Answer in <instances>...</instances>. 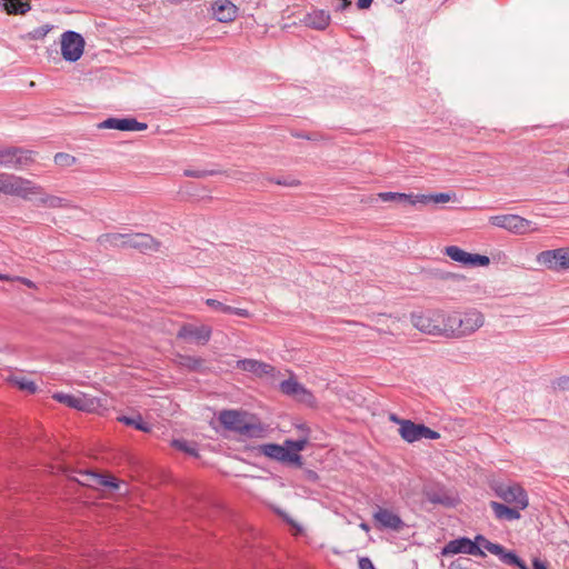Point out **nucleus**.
<instances>
[{
	"mask_svg": "<svg viewBox=\"0 0 569 569\" xmlns=\"http://www.w3.org/2000/svg\"><path fill=\"white\" fill-rule=\"evenodd\" d=\"M54 162L60 166H72L76 163V158L68 153L59 152L54 156Z\"/></svg>",
	"mask_w": 569,
	"mask_h": 569,
	"instance_id": "obj_36",
	"label": "nucleus"
},
{
	"mask_svg": "<svg viewBox=\"0 0 569 569\" xmlns=\"http://www.w3.org/2000/svg\"><path fill=\"white\" fill-rule=\"evenodd\" d=\"M372 518L376 526L380 529L400 531L405 527V522L401 518L396 512L387 508L378 507L373 512Z\"/></svg>",
	"mask_w": 569,
	"mask_h": 569,
	"instance_id": "obj_15",
	"label": "nucleus"
},
{
	"mask_svg": "<svg viewBox=\"0 0 569 569\" xmlns=\"http://www.w3.org/2000/svg\"><path fill=\"white\" fill-rule=\"evenodd\" d=\"M490 224L497 228L505 229L516 234H525L529 231L536 230L531 228L532 222L518 214H498L489 218Z\"/></svg>",
	"mask_w": 569,
	"mask_h": 569,
	"instance_id": "obj_6",
	"label": "nucleus"
},
{
	"mask_svg": "<svg viewBox=\"0 0 569 569\" xmlns=\"http://www.w3.org/2000/svg\"><path fill=\"white\" fill-rule=\"evenodd\" d=\"M81 395L82 393L68 395V393H63V392H56V393H53L52 398L60 403H63L70 408L79 410Z\"/></svg>",
	"mask_w": 569,
	"mask_h": 569,
	"instance_id": "obj_29",
	"label": "nucleus"
},
{
	"mask_svg": "<svg viewBox=\"0 0 569 569\" xmlns=\"http://www.w3.org/2000/svg\"><path fill=\"white\" fill-rule=\"evenodd\" d=\"M439 309L411 315L413 327L423 333L432 336H439Z\"/></svg>",
	"mask_w": 569,
	"mask_h": 569,
	"instance_id": "obj_10",
	"label": "nucleus"
},
{
	"mask_svg": "<svg viewBox=\"0 0 569 569\" xmlns=\"http://www.w3.org/2000/svg\"><path fill=\"white\" fill-rule=\"evenodd\" d=\"M428 500L432 503H442V500L436 495H428Z\"/></svg>",
	"mask_w": 569,
	"mask_h": 569,
	"instance_id": "obj_48",
	"label": "nucleus"
},
{
	"mask_svg": "<svg viewBox=\"0 0 569 569\" xmlns=\"http://www.w3.org/2000/svg\"><path fill=\"white\" fill-rule=\"evenodd\" d=\"M31 161L29 151L20 148H0V166L1 167H22Z\"/></svg>",
	"mask_w": 569,
	"mask_h": 569,
	"instance_id": "obj_14",
	"label": "nucleus"
},
{
	"mask_svg": "<svg viewBox=\"0 0 569 569\" xmlns=\"http://www.w3.org/2000/svg\"><path fill=\"white\" fill-rule=\"evenodd\" d=\"M486 550L499 557L506 565L516 566L520 569H529L513 551H507L501 545L486 541Z\"/></svg>",
	"mask_w": 569,
	"mask_h": 569,
	"instance_id": "obj_19",
	"label": "nucleus"
},
{
	"mask_svg": "<svg viewBox=\"0 0 569 569\" xmlns=\"http://www.w3.org/2000/svg\"><path fill=\"white\" fill-rule=\"evenodd\" d=\"M230 313H233V315H237V316L243 317V318L250 317V312L247 309H242V308L231 307Z\"/></svg>",
	"mask_w": 569,
	"mask_h": 569,
	"instance_id": "obj_40",
	"label": "nucleus"
},
{
	"mask_svg": "<svg viewBox=\"0 0 569 569\" xmlns=\"http://www.w3.org/2000/svg\"><path fill=\"white\" fill-rule=\"evenodd\" d=\"M390 420H391V421H393V422H396V423H398V425L400 426V422H401V421H405L406 419H400V418H398L396 415H391V416H390Z\"/></svg>",
	"mask_w": 569,
	"mask_h": 569,
	"instance_id": "obj_50",
	"label": "nucleus"
},
{
	"mask_svg": "<svg viewBox=\"0 0 569 569\" xmlns=\"http://www.w3.org/2000/svg\"><path fill=\"white\" fill-rule=\"evenodd\" d=\"M491 489L498 498L508 505L521 509L529 506L527 491L517 482H495Z\"/></svg>",
	"mask_w": 569,
	"mask_h": 569,
	"instance_id": "obj_4",
	"label": "nucleus"
},
{
	"mask_svg": "<svg viewBox=\"0 0 569 569\" xmlns=\"http://www.w3.org/2000/svg\"><path fill=\"white\" fill-rule=\"evenodd\" d=\"M218 419L226 429L241 436L259 437L263 431L260 425L248 421L247 416L237 410H223Z\"/></svg>",
	"mask_w": 569,
	"mask_h": 569,
	"instance_id": "obj_3",
	"label": "nucleus"
},
{
	"mask_svg": "<svg viewBox=\"0 0 569 569\" xmlns=\"http://www.w3.org/2000/svg\"><path fill=\"white\" fill-rule=\"evenodd\" d=\"M490 508L492 509L493 515L498 520L513 521L519 520L521 518L520 511L522 509L517 508L516 506H507L501 502L491 501Z\"/></svg>",
	"mask_w": 569,
	"mask_h": 569,
	"instance_id": "obj_22",
	"label": "nucleus"
},
{
	"mask_svg": "<svg viewBox=\"0 0 569 569\" xmlns=\"http://www.w3.org/2000/svg\"><path fill=\"white\" fill-rule=\"evenodd\" d=\"M212 14L219 22H231L238 16V8L230 0H216L212 6Z\"/></svg>",
	"mask_w": 569,
	"mask_h": 569,
	"instance_id": "obj_20",
	"label": "nucleus"
},
{
	"mask_svg": "<svg viewBox=\"0 0 569 569\" xmlns=\"http://www.w3.org/2000/svg\"><path fill=\"white\" fill-rule=\"evenodd\" d=\"M126 244L141 252H156L160 248V242L148 233H128Z\"/></svg>",
	"mask_w": 569,
	"mask_h": 569,
	"instance_id": "obj_16",
	"label": "nucleus"
},
{
	"mask_svg": "<svg viewBox=\"0 0 569 569\" xmlns=\"http://www.w3.org/2000/svg\"><path fill=\"white\" fill-rule=\"evenodd\" d=\"M307 439H298V440H284L283 445L277 443H264L259 447L260 453L263 456L288 465H293L297 467L302 466V458L300 456V451H302L307 446Z\"/></svg>",
	"mask_w": 569,
	"mask_h": 569,
	"instance_id": "obj_2",
	"label": "nucleus"
},
{
	"mask_svg": "<svg viewBox=\"0 0 569 569\" xmlns=\"http://www.w3.org/2000/svg\"><path fill=\"white\" fill-rule=\"evenodd\" d=\"M373 0H357V6L359 9H368Z\"/></svg>",
	"mask_w": 569,
	"mask_h": 569,
	"instance_id": "obj_43",
	"label": "nucleus"
},
{
	"mask_svg": "<svg viewBox=\"0 0 569 569\" xmlns=\"http://www.w3.org/2000/svg\"><path fill=\"white\" fill-rule=\"evenodd\" d=\"M83 477L86 479L80 480V482L87 486L99 485L112 489H117L119 487L117 479L113 477H106L94 472H86L83 473Z\"/></svg>",
	"mask_w": 569,
	"mask_h": 569,
	"instance_id": "obj_26",
	"label": "nucleus"
},
{
	"mask_svg": "<svg viewBox=\"0 0 569 569\" xmlns=\"http://www.w3.org/2000/svg\"><path fill=\"white\" fill-rule=\"evenodd\" d=\"M277 183L283 184V186H298L299 184V182L296 180H292V181L278 180Z\"/></svg>",
	"mask_w": 569,
	"mask_h": 569,
	"instance_id": "obj_47",
	"label": "nucleus"
},
{
	"mask_svg": "<svg viewBox=\"0 0 569 569\" xmlns=\"http://www.w3.org/2000/svg\"><path fill=\"white\" fill-rule=\"evenodd\" d=\"M118 420L124 425L133 426L136 429L148 432L150 430L149 426L143 422L140 416L137 417H119Z\"/></svg>",
	"mask_w": 569,
	"mask_h": 569,
	"instance_id": "obj_32",
	"label": "nucleus"
},
{
	"mask_svg": "<svg viewBox=\"0 0 569 569\" xmlns=\"http://www.w3.org/2000/svg\"><path fill=\"white\" fill-rule=\"evenodd\" d=\"M279 387L282 393L289 397H293L299 402L308 406H312L316 402L312 392L308 390L303 385L298 382L295 378L283 380Z\"/></svg>",
	"mask_w": 569,
	"mask_h": 569,
	"instance_id": "obj_12",
	"label": "nucleus"
},
{
	"mask_svg": "<svg viewBox=\"0 0 569 569\" xmlns=\"http://www.w3.org/2000/svg\"><path fill=\"white\" fill-rule=\"evenodd\" d=\"M399 435L401 438L409 442H416L421 439H439L440 433L428 428L422 423H415L411 420H405L400 422Z\"/></svg>",
	"mask_w": 569,
	"mask_h": 569,
	"instance_id": "obj_7",
	"label": "nucleus"
},
{
	"mask_svg": "<svg viewBox=\"0 0 569 569\" xmlns=\"http://www.w3.org/2000/svg\"><path fill=\"white\" fill-rule=\"evenodd\" d=\"M398 3H402L405 0H395Z\"/></svg>",
	"mask_w": 569,
	"mask_h": 569,
	"instance_id": "obj_52",
	"label": "nucleus"
},
{
	"mask_svg": "<svg viewBox=\"0 0 569 569\" xmlns=\"http://www.w3.org/2000/svg\"><path fill=\"white\" fill-rule=\"evenodd\" d=\"M485 323L483 315L477 309L456 310L455 339L468 337L479 330Z\"/></svg>",
	"mask_w": 569,
	"mask_h": 569,
	"instance_id": "obj_5",
	"label": "nucleus"
},
{
	"mask_svg": "<svg viewBox=\"0 0 569 569\" xmlns=\"http://www.w3.org/2000/svg\"><path fill=\"white\" fill-rule=\"evenodd\" d=\"M486 541H489V540L486 539L483 536L478 535L473 542H476L479 547L481 546L482 548L486 549Z\"/></svg>",
	"mask_w": 569,
	"mask_h": 569,
	"instance_id": "obj_44",
	"label": "nucleus"
},
{
	"mask_svg": "<svg viewBox=\"0 0 569 569\" xmlns=\"http://www.w3.org/2000/svg\"><path fill=\"white\" fill-rule=\"evenodd\" d=\"M445 252L450 259L463 266L485 267L490 263L489 257L477 253H469L457 246L446 247Z\"/></svg>",
	"mask_w": 569,
	"mask_h": 569,
	"instance_id": "obj_11",
	"label": "nucleus"
},
{
	"mask_svg": "<svg viewBox=\"0 0 569 569\" xmlns=\"http://www.w3.org/2000/svg\"><path fill=\"white\" fill-rule=\"evenodd\" d=\"M179 338H189L202 345L207 343L211 337V328L209 326H183L179 332Z\"/></svg>",
	"mask_w": 569,
	"mask_h": 569,
	"instance_id": "obj_21",
	"label": "nucleus"
},
{
	"mask_svg": "<svg viewBox=\"0 0 569 569\" xmlns=\"http://www.w3.org/2000/svg\"><path fill=\"white\" fill-rule=\"evenodd\" d=\"M212 172H206V171H186V176L189 177H196V178H202L207 174H211Z\"/></svg>",
	"mask_w": 569,
	"mask_h": 569,
	"instance_id": "obj_42",
	"label": "nucleus"
},
{
	"mask_svg": "<svg viewBox=\"0 0 569 569\" xmlns=\"http://www.w3.org/2000/svg\"><path fill=\"white\" fill-rule=\"evenodd\" d=\"M532 566L533 569H547L546 565L539 559H535Z\"/></svg>",
	"mask_w": 569,
	"mask_h": 569,
	"instance_id": "obj_46",
	"label": "nucleus"
},
{
	"mask_svg": "<svg viewBox=\"0 0 569 569\" xmlns=\"http://www.w3.org/2000/svg\"><path fill=\"white\" fill-rule=\"evenodd\" d=\"M83 38L74 31H66L61 36V54L64 60L74 62L79 60L83 53Z\"/></svg>",
	"mask_w": 569,
	"mask_h": 569,
	"instance_id": "obj_8",
	"label": "nucleus"
},
{
	"mask_svg": "<svg viewBox=\"0 0 569 569\" xmlns=\"http://www.w3.org/2000/svg\"><path fill=\"white\" fill-rule=\"evenodd\" d=\"M451 200V194L446 192L435 193V194H419V203L428 204L430 202L433 203H445Z\"/></svg>",
	"mask_w": 569,
	"mask_h": 569,
	"instance_id": "obj_30",
	"label": "nucleus"
},
{
	"mask_svg": "<svg viewBox=\"0 0 569 569\" xmlns=\"http://www.w3.org/2000/svg\"><path fill=\"white\" fill-rule=\"evenodd\" d=\"M537 261L550 270L569 269V248L542 251L538 254Z\"/></svg>",
	"mask_w": 569,
	"mask_h": 569,
	"instance_id": "obj_9",
	"label": "nucleus"
},
{
	"mask_svg": "<svg viewBox=\"0 0 569 569\" xmlns=\"http://www.w3.org/2000/svg\"><path fill=\"white\" fill-rule=\"evenodd\" d=\"M52 29L50 24H43L41 27L34 28L28 33V38L31 40H40L43 39Z\"/></svg>",
	"mask_w": 569,
	"mask_h": 569,
	"instance_id": "obj_34",
	"label": "nucleus"
},
{
	"mask_svg": "<svg viewBox=\"0 0 569 569\" xmlns=\"http://www.w3.org/2000/svg\"><path fill=\"white\" fill-rule=\"evenodd\" d=\"M206 305L216 309V310H219L223 313H230L231 312V306H227L216 299H207L206 300Z\"/></svg>",
	"mask_w": 569,
	"mask_h": 569,
	"instance_id": "obj_37",
	"label": "nucleus"
},
{
	"mask_svg": "<svg viewBox=\"0 0 569 569\" xmlns=\"http://www.w3.org/2000/svg\"><path fill=\"white\" fill-rule=\"evenodd\" d=\"M350 4H351V2L349 0H339L337 9L338 10H343V9H346Z\"/></svg>",
	"mask_w": 569,
	"mask_h": 569,
	"instance_id": "obj_45",
	"label": "nucleus"
},
{
	"mask_svg": "<svg viewBox=\"0 0 569 569\" xmlns=\"http://www.w3.org/2000/svg\"><path fill=\"white\" fill-rule=\"evenodd\" d=\"M0 280H2V281H16L14 277H11L9 274H3V273H0Z\"/></svg>",
	"mask_w": 569,
	"mask_h": 569,
	"instance_id": "obj_49",
	"label": "nucleus"
},
{
	"mask_svg": "<svg viewBox=\"0 0 569 569\" xmlns=\"http://www.w3.org/2000/svg\"><path fill=\"white\" fill-rule=\"evenodd\" d=\"M102 129H114L120 131H143L147 123L139 122L134 118H108L99 124Z\"/></svg>",
	"mask_w": 569,
	"mask_h": 569,
	"instance_id": "obj_17",
	"label": "nucleus"
},
{
	"mask_svg": "<svg viewBox=\"0 0 569 569\" xmlns=\"http://www.w3.org/2000/svg\"><path fill=\"white\" fill-rule=\"evenodd\" d=\"M330 22V14L323 10H315L307 16L308 26L317 29L323 30L328 27Z\"/></svg>",
	"mask_w": 569,
	"mask_h": 569,
	"instance_id": "obj_27",
	"label": "nucleus"
},
{
	"mask_svg": "<svg viewBox=\"0 0 569 569\" xmlns=\"http://www.w3.org/2000/svg\"><path fill=\"white\" fill-rule=\"evenodd\" d=\"M100 407H101V403L98 399L88 397L84 393L81 395L80 407H79L80 411L97 412Z\"/></svg>",
	"mask_w": 569,
	"mask_h": 569,
	"instance_id": "obj_31",
	"label": "nucleus"
},
{
	"mask_svg": "<svg viewBox=\"0 0 569 569\" xmlns=\"http://www.w3.org/2000/svg\"><path fill=\"white\" fill-rule=\"evenodd\" d=\"M14 280L27 286L28 288H31V289H34L36 288V283L28 279V278H23V277H19V276H16L14 277Z\"/></svg>",
	"mask_w": 569,
	"mask_h": 569,
	"instance_id": "obj_39",
	"label": "nucleus"
},
{
	"mask_svg": "<svg viewBox=\"0 0 569 569\" xmlns=\"http://www.w3.org/2000/svg\"><path fill=\"white\" fill-rule=\"evenodd\" d=\"M0 193L34 201L37 206L49 209L69 207L67 199L48 193L42 186L32 180L10 173H0Z\"/></svg>",
	"mask_w": 569,
	"mask_h": 569,
	"instance_id": "obj_1",
	"label": "nucleus"
},
{
	"mask_svg": "<svg viewBox=\"0 0 569 569\" xmlns=\"http://www.w3.org/2000/svg\"><path fill=\"white\" fill-rule=\"evenodd\" d=\"M359 569H376L372 561L368 557L359 558Z\"/></svg>",
	"mask_w": 569,
	"mask_h": 569,
	"instance_id": "obj_38",
	"label": "nucleus"
},
{
	"mask_svg": "<svg viewBox=\"0 0 569 569\" xmlns=\"http://www.w3.org/2000/svg\"><path fill=\"white\" fill-rule=\"evenodd\" d=\"M443 555H457V553H466L471 556H480L483 557L485 552L481 548L470 540L469 538H459L449 541L442 549Z\"/></svg>",
	"mask_w": 569,
	"mask_h": 569,
	"instance_id": "obj_13",
	"label": "nucleus"
},
{
	"mask_svg": "<svg viewBox=\"0 0 569 569\" xmlns=\"http://www.w3.org/2000/svg\"><path fill=\"white\" fill-rule=\"evenodd\" d=\"M4 10L9 14H24L30 9V2L29 0H1Z\"/></svg>",
	"mask_w": 569,
	"mask_h": 569,
	"instance_id": "obj_28",
	"label": "nucleus"
},
{
	"mask_svg": "<svg viewBox=\"0 0 569 569\" xmlns=\"http://www.w3.org/2000/svg\"><path fill=\"white\" fill-rule=\"evenodd\" d=\"M557 386L560 389L569 390V377H561L560 379H558Z\"/></svg>",
	"mask_w": 569,
	"mask_h": 569,
	"instance_id": "obj_41",
	"label": "nucleus"
},
{
	"mask_svg": "<svg viewBox=\"0 0 569 569\" xmlns=\"http://www.w3.org/2000/svg\"><path fill=\"white\" fill-rule=\"evenodd\" d=\"M11 381L16 386H18L19 389L26 390L29 393H34L37 391V385L32 380H30V379H28L26 377H13L11 379Z\"/></svg>",
	"mask_w": 569,
	"mask_h": 569,
	"instance_id": "obj_33",
	"label": "nucleus"
},
{
	"mask_svg": "<svg viewBox=\"0 0 569 569\" xmlns=\"http://www.w3.org/2000/svg\"><path fill=\"white\" fill-rule=\"evenodd\" d=\"M439 336L455 339L456 310L445 311L439 309Z\"/></svg>",
	"mask_w": 569,
	"mask_h": 569,
	"instance_id": "obj_23",
	"label": "nucleus"
},
{
	"mask_svg": "<svg viewBox=\"0 0 569 569\" xmlns=\"http://www.w3.org/2000/svg\"><path fill=\"white\" fill-rule=\"evenodd\" d=\"M237 368L250 372L258 378L273 377L276 373L273 366L254 359L238 360Z\"/></svg>",
	"mask_w": 569,
	"mask_h": 569,
	"instance_id": "obj_18",
	"label": "nucleus"
},
{
	"mask_svg": "<svg viewBox=\"0 0 569 569\" xmlns=\"http://www.w3.org/2000/svg\"><path fill=\"white\" fill-rule=\"evenodd\" d=\"M127 238L128 233L111 232L101 234L98 242L104 248H127Z\"/></svg>",
	"mask_w": 569,
	"mask_h": 569,
	"instance_id": "obj_25",
	"label": "nucleus"
},
{
	"mask_svg": "<svg viewBox=\"0 0 569 569\" xmlns=\"http://www.w3.org/2000/svg\"><path fill=\"white\" fill-rule=\"evenodd\" d=\"M378 198L382 201H395L405 206H416L419 203V194L402 193V192H380Z\"/></svg>",
	"mask_w": 569,
	"mask_h": 569,
	"instance_id": "obj_24",
	"label": "nucleus"
},
{
	"mask_svg": "<svg viewBox=\"0 0 569 569\" xmlns=\"http://www.w3.org/2000/svg\"><path fill=\"white\" fill-rule=\"evenodd\" d=\"M360 528L365 531H369V526L366 522L360 523Z\"/></svg>",
	"mask_w": 569,
	"mask_h": 569,
	"instance_id": "obj_51",
	"label": "nucleus"
},
{
	"mask_svg": "<svg viewBox=\"0 0 569 569\" xmlns=\"http://www.w3.org/2000/svg\"><path fill=\"white\" fill-rule=\"evenodd\" d=\"M172 446L183 452L191 455V456H197L196 448L184 440H173Z\"/></svg>",
	"mask_w": 569,
	"mask_h": 569,
	"instance_id": "obj_35",
	"label": "nucleus"
}]
</instances>
